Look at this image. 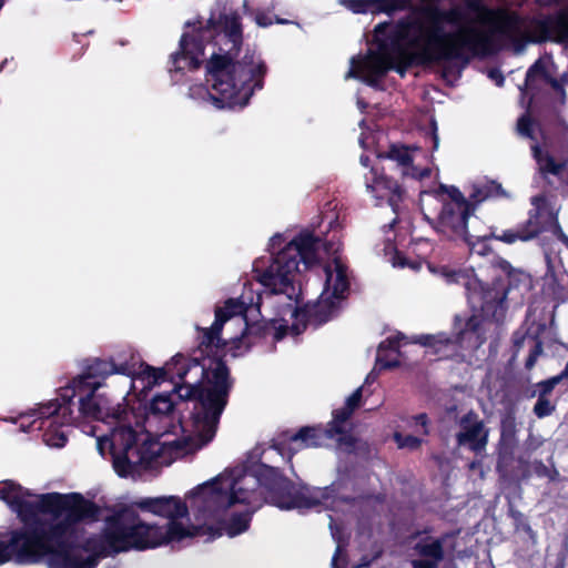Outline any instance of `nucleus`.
Segmentation results:
<instances>
[{
	"label": "nucleus",
	"mask_w": 568,
	"mask_h": 568,
	"mask_svg": "<svg viewBox=\"0 0 568 568\" xmlns=\"http://www.w3.org/2000/svg\"><path fill=\"white\" fill-rule=\"evenodd\" d=\"M476 207L452 209L443 206L435 230L448 240L463 241L470 232L468 222Z\"/></svg>",
	"instance_id": "a211bd4d"
},
{
	"label": "nucleus",
	"mask_w": 568,
	"mask_h": 568,
	"mask_svg": "<svg viewBox=\"0 0 568 568\" xmlns=\"http://www.w3.org/2000/svg\"><path fill=\"white\" fill-rule=\"evenodd\" d=\"M404 338V335L402 333H398L395 336H389L385 341H383L378 346V355L376 363L379 365L381 369H393L397 368L400 365V362L398 358L394 359H386L384 358L381 353L384 351H395L398 352L399 348V342Z\"/></svg>",
	"instance_id": "2f4dec72"
},
{
	"label": "nucleus",
	"mask_w": 568,
	"mask_h": 568,
	"mask_svg": "<svg viewBox=\"0 0 568 568\" xmlns=\"http://www.w3.org/2000/svg\"><path fill=\"white\" fill-rule=\"evenodd\" d=\"M531 342V347H530V353H529V356L526 361V367L528 369L532 368L536 361H537V357L541 354L542 352V347H541V344L538 343V342H535V341H530Z\"/></svg>",
	"instance_id": "09e8293b"
},
{
	"label": "nucleus",
	"mask_w": 568,
	"mask_h": 568,
	"mask_svg": "<svg viewBox=\"0 0 568 568\" xmlns=\"http://www.w3.org/2000/svg\"><path fill=\"white\" fill-rule=\"evenodd\" d=\"M271 323L274 324V328H272V334H271V335H273L274 341L277 342V341L283 339L287 334V329H288L287 324L281 323L278 320H271Z\"/></svg>",
	"instance_id": "8fccbe9b"
},
{
	"label": "nucleus",
	"mask_w": 568,
	"mask_h": 568,
	"mask_svg": "<svg viewBox=\"0 0 568 568\" xmlns=\"http://www.w3.org/2000/svg\"><path fill=\"white\" fill-rule=\"evenodd\" d=\"M525 277L526 276L523 273H517L514 275V278L516 282H520V281L525 280Z\"/></svg>",
	"instance_id": "338daca9"
},
{
	"label": "nucleus",
	"mask_w": 568,
	"mask_h": 568,
	"mask_svg": "<svg viewBox=\"0 0 568 568\" xmlns=\"http://www.w3.org/2000/svg\"><path fill=\"white\" fill-rule=\"evenodd\" d=\"M334 438L327 427L303 426L297 432H281L273 440L271 447L291 463L293 456L304 448H317L328 439Z\"/></svg>",
	"instance_id": "ddd939ff"
},
{
	"label": "nucleus",
	"mask_w": 568,
	"mask_h": 568,
	"mask_svg": "<svg viewBox=\"0 0 568 568\" xmlns=\"http://www.w3.org/2000/svg\"><path fill=\"white\" fill-rule=\"evenodd\" d=\"M534 209L530 211L529 227H538L540 230V219H549L551 216V209L549 207L548 199L544 194L536 195L531 199Z\"/></svg>",
	"instance_id": "72a5a7b5"
},
{
	"label": "nucleus",
	"mask_w": 568,
	"mask_h": 568,
	"mask_svg": "<svg viewBox=\"0 0 568 568\" xmlns=\"http://www.w3.org/2000/svg\"><path fill=\"white\" fill-rule=\"evenodd\" d=\"M138 440L139 435L131 426L122 427L114 435L113 447H119L120 452L113 453V468L122 478L131 475L138 466L149 464L156 457L146 443L139 445Z\"/></svg>",
	"instance_id": "9b49d317"
},
{
	"label": "nucleus",
	"mask_w": 568,
	"mask_h": 568,
	"mask_svg": "<svg viewBox=\"0 0 568 568\" xmlns=\"http://www.w3.org/2000/svg\"><path fill=\"white\" fill-rule=\"evenodd\" d=\"M133 506L168 519H180L189 515L186 503L178 496L145 497L135 500Z\"/></svg>",
	"instance_id": "aec40b11"
},
{
	"label": "nucleus",
	"mask_w": 568,
	"mask_h": 568,
	"mask_svg": "<svg viewBox=\"0 0 568 568\" xmlns=\"http://www.w3.org/2000/svg\"><path fill=\"white\" fill-rule=\"evenodd\" d=\"M343 551H344V547L341 544H338L336 547L335 554L332 558V568H338L337 561H338L339 557L342 556Z\"/></svg>",
	"instance_id": "4d7b16f0"
},
{
	"label": "nucleus",
	"mask_w": 568,
	"mask_h": 568,
	"mask_svg": "<svg viewBox=\"0 0 568 568\" xmlns=\"http://www.w3.org/2000/svg\"><path fill=\"white\" fill-rule=\"evenodd\" d=\"M516 420L514 413H509L503 420V440L507 448H513L516 444Z\"/></svg>",
	"instance_id": "58836bf2"
},
{
	"label": "nucleus",
	"mask_w": 568,
	"mask_h": 568,
	"mask_svg": "<svg viewBox=\"0 0 568 568\" xmlns=\"http://www.w3.org/2000/svg\"><path fill=\"white\" fill-rule=\"evenodd\" d=\"M559 239L566 244V246L568 247V236L565 235L564 233H560L559 234Z\"/></svg>",
	"instance_id": "774afa93"
},
{
	"label": "nucleus",
	"mask_w": 568,
	"mask_h": 568,
	"mask_svg": "<svg viewBox=\"0 0 568 568\" xmlns=\"http://www.w3.org/2000/svg\"><path fill=\"white\" fill-rule=\"evenodd\" d=\"M477 226H480V222H479V220L475 216V217H474V220H473V222H471V229H469V230H470V232H471V233H485V232H487V231H488V230L480 231V230H478V229H477Z\"/></svg>",
	"instance_id": "052dcab7"
},
{
	"label": "nucleus",
	"mask_w": 568,
	"mask_h": 568,
	"mask_svg": "<svg viewBox=\"0 0 568 568\" xmlns=\"http://www.w3.org/2000/svg\"><path fill=\"white\" fill-rule=\"evenodd\" d=\"M60 398L62 403L55 399L39 408V418L42 420L40 427L45 425L48 428L44 433L45 442L54 447H63L68 442V437L63 433L51 430V428L55 425H70L73 419L71 408L73 399L65 402L62 392L60 393Z\"/></svg>",
	"instance_id": "2eb2a0df"
},
{
	"label": "nucleus",
	"mask_w": 568,
	"mask_h": 568,
	"mask_svg": "<svg viewBox=\"0 0 568 568\" xmlns=\"http://www.w3.org/2000/svg\"><path fill=\"white\" fill-rule=\"evenodd\" d=\"M41 513L37 529L50 556L71 560L69 536L77 525L99 520L101 509L80 493L41 494Z\"/></svg>",
	"instance_id": "39448f33"
},
{
	"label": "nucleus",
	"mask_w": 568,
	"mask_h": 568,
	"mask_svg": "<svg viewBox=\"0 0 568 568\" xmlns=\"http://www.w3.org/2000/svg\"><path fill=\"white\" fill-rule=\"evenodd\" d=\"M98 389L88 388L77 393L79 398V410L84 417L95 420H105L108 418L120 419L123 410L120 404L113 405L112 400L104 394H98Z\"/></svg>",
	"instance_id": "f3484780"
},
{
	"label": "nucleus",
	"mask_w": 568,
	"mask_h": 568,
	"mask_svg": "<svg viewBox=\"0 0 568 568\" xmlns=\"http://www.w3.org/2000/svg\"><path fill=\"white\" fill-rule=\"evenodd\" d=\"M321 239L313 232L302 231L293 240L284 243L282 234L270 240L271 262L264 268L254 266L257 281L273 294H285L290 300L298 297L294 278L302 263L305 270L318 263V245Z\"/></svg>",
	"instance_id": "423d86ee"
},
{
	"label": "nucleus",
	"mask_w": 568,
	"mask_h": 568,
	"mask_svg": "<svg viewBox=\"0 0 568 568\" xmlns=\"http://www.w3.org/2000/svg\"><path fill=\"white\" fill-rule=\"evenodd\" d=\"M459 427L456 436L458 446L467 447L476 454L481 453L487 444V433L478 416L473 412L467 413L460 419Z\"/></svg>",
	"instance_id": "4be33fe9"
},
{
	"label": "nucleus",
	"mask_w": 568,
	"mask_h": 568,
	"mask_svg": "<svg viewBox=\"0 0 568 568\" xmlns=\"http://www.w3.org/2000/svg\"><path fill=\"white\" fill-rule=\"evenodd\" d=\"M495 239V234L493 230L489 227L485 233H471L467 234V239H464L470 252L473 254H477L479 256H489L491 255V264H495L496 255L494 253V248L490 242Z\"/></svg>",
	"instance_id": "c85d7f7f"
},
{
	"label": "nucleus",
	"mask_w": 568,
	"mask_h": 568,
	"mask_svg": "<svg viewBox=\"0 0 568 568\" xmlns=\"http://www.w3.org/2000/svg\"><path fill=\"white\" fill-rule=\"evenodd\" d=\"M538 233V227H529V230L520 231V232H514V231H505L501 236H499V240L503 242H506L508 244H511L516 242L517 240L521 241H528L532 239Z\"/></svg>",
	"instance_id": "ea45409f"
},
{
	"label": "nucleus",
	"mask_w": 568,
	"mask_h": 568,
	"mask_svg": "<svg viewBox=\"0 0 568 568\" xmlns=\"http://www.w3.org/2000/svg\"><path fill=\"white\" fill-rule=\"evenodd\" d=\"M394 438L399 448L417 449L423 443L419 437L414 435H402L399 433H395Z\"/></svg>",
	"instance_id": "c03bdc74"
},
{
	"label": "nucleus",
	"mask_w": 568,
	"mask_h": 568,
	"mask_svg": "<svg viewBox=\"0 0 568 568\" xmlns=\"http://www.w3.org/2000/svg\"><path fill=\"white\" fill-rule=\"evenodd\" d=\"M335 277L332 275L329 295L335 301L345 298V294L349 290V281L347 277V267L339 260H334Z\"/></svg>",
	"instance_id": "7c9ffc66"
},
{
	"label": "nucleus",
	"mask_w": 568,
	"mask_h": 568,
	"mask_svg": "<svg viewBox=\"0 0 568 568\" xmlns=\"http://www.w3.org/2000/svg\"><path fill=\"white\" fill-rule=\"evenodd\" d=\"M521 297H523V294L519 292L515 293L514 286L510 285L508 288L505 290L503 298H499V307L501 306L503 300H505V301L510 300V301H515L516 303H519L521 301Z\"/></svg>",
	"instance_id": "603ef678"
},
{
	"label": "nucleus",
	"mask_w": 568,
	"mask_h": 568,
	"mask_svg": "<svg viewBox=\"0 0 568 568\" xmlns=\"http://www.w3.org/2000/svg\"><path fill=\"white\" fill-rule=\"evenodd\" d=\"M89 545L103 558L130 550L154 549L163 545L162 526L148 524L135 510L123 507L105 519L101 536Z\"/></svg>",
	"instance_id": "6e6552de"
},
{
	"label": "nucleus",
	"mask_w": 568,
	"mask_h": 568,
	"mask_svg": "<svg viewBox=\"0 0 568 568\" xmlns=\"http://www.w3.org/2000/svg\"><path fill=\"white\" fill-rule=\"evenodd\" d=\"M196 495L216 504L226 510L235 504H244L257 509L263 503L280 509L313 508L334 498L333 485L325 487L296 486L278 467L264 463L255 465L250 473L233 479L230 487H221L220 480L213 479L196 488Z\"/></svg>",
	"instance_id": "7ed1b4c3"
},
{
	"label": "nucleus",
	"mask_w": 568,
	"mask_h": 568,
	"mask_svg": "<svg viewBox=\"0 0 568 568\" xmlns=\"http://www.w3.org/2000/svg\"><path fill=\"white\" fill-rule=\"evenodd\" d=\"M518 133L531 140L536 139L537 126L529 115H523L517 123Z\"/></svg>",
	"instance_id": "37998d69"
},
{
	"label": "nucleus",
	"mask_w": 568,
	"mask_h": 568,
	"mask_svg": "<svg viewBox=\"0 0 568 568\" xmlns=\"http://www.w3.org/2000/svg\"><path fill=\"white\" fill-rule=\"evenodd\" d=\"M371 174L373 178L371 182H366L367 191L379 199L387 196L389 205L396 211V207L403 201L404 196L402 185L393 178L385 175L383 172H378L377 168H372Z\"/></svg>",
	"instance_id": "b1692460"
},
{
	"label": "nucleus",
	"mask_w": 568,
	"mask_h": 568,
	"mask_svg": "<svg viewBox=\"0 0 568 568\" xmlns=\"http://www.w3.org/2000/svg\"><path fill=\"white\" fill-rule=\"evenodd\" d=\"M499 49L509 47L520 53L527 43L542 40L568 42V11L557 17L527 23L499 8Z\"/></svg>",
	"instance_id": "1a4fd4ad"
},
{
	"label": "nucleus",
	"mask_w": 568,
	"mask_h": 568,
	"mask_svg": "<svg viewBox=\"0 0 568 568\" xmlns=\"http://www.w3.org/2000/svg\"><path fill=\"white\" fill-rule=\"evenodd\" d=\"M34 496L29 489H24L20 484L13 480H4L0 487V499L16 513L17 518L22 526L37 527L41 513V494L37 495V500H27L26 497Z\"/></svg>",
	"instance_id": "4468645a"
},
{
	"label": "nucleus",
	"mask_w": 568,
	"mask_h": 568,
	"mask_svg": "<svg viewBox=\"0 0 568 568\" xmlns=\"http://www.w3.org/2000/svg\"><path fill=\"white\" fill-rule=\"evenodd\" d=\"M254 21L261 28H267V27L272 26L273 23H277V24L294 23V21L281 18L278 16H274V18H272L271 16H268L267 13H265L263 11H257L255 13ZM295 24L300 27V24L297 22H295Z\"/></svg>",
	"instance_id": "a19ab883"
},
{
	"label": "nucleus",
	"mask_w": 568,
	"mask_h": 568,
	"mask_svg": "<svg viewBox=\"0 0 568 568\" xmlns=\"http://www.w3.org/2000/svg\"><path fill=\"white\" fill-rule=\"evenodd\" d=\"M50 556L37 527L21 526L9 532L7 541H0V565L14 561L18 565L39 562Z\"/></svg>",
	"instance_id": "9d476101"
},
{
	"label": "nucleus",
	"mask_w": 568,
	"mask_h": 568,
	"mask_svg": "<svg viewBox=\"0 0 568 568\" xmlns=\"http://www.w3.org/2000/svg\"><path fill=\"white\" fill-rule=\"evenodd\" d=\"M439 190L445 192L450 199L443 206H450L452 209L476 207V205L497 193V182L491 180L488 184H475L469 199H466L460 190L454 185H440Z\"/></svg>",
	"instance_id": "5701e85b"
},
{
	"label": "nucleus",
	"mask_w": 568,
	"mask_h": 568,
	"mask_svg": "<svg viewBox=\"0 0 568 568\" xmlns=\"http://www.w3.org/2000/svg\"><path fill=\"white\" fill-rule=\"evenodd\" d=\"M417 541L413 545V554L418 556L417 559L410 561L412 568H438L445 559V541L446 537H433L429 535L420 536L417 532Z\"/></svg>",
	"instance_id": "6ab92c4d"
},
{
	"label": "nucleus",
	"mask_w": 568,
	"mask_h": 568,
	"mask_svg": "<svg viewBox=\"0 0 568 568\" xmlns=\"http://www.w3.org/2000/svg\"><path fill=\"white\" fill-rule=\"evenodd\" d=\"M245 327L241 336L232 338V356L236 357L240 355V348L245 344V351H248L258 339L266 338L272 334L274 324L270 321L261 320L257 322L250 323L247 316H244Z\"/></svg>",
	"instance_id": "a878e982"
},
{
	"label": "nucleus",
	"mask_w": 568,
	"mask_h": 568,
	"mask_svg": "<svg viewBox=\"0 0 568 568\" xmlns=\"http://www.w3.org/2000/svg\"><path fill=\"white\" fill-rule=\"evenodd\" d=\"M393 265L399 267L408 265L406 257L399 251L395 252V255L393 257Z\"/></svg>",
	"instance_id": "5fc2aeb1"
},
{
	"label": "nucleus",
	"mask_w": 568,
	"mask_h": 568,
	"mask_svg": "<svg viewBox=\"0 0 568 568\" xmlns=\"http://www.w3.org/2000/svg\"><path fill=\"white\" fill-rule=\"evenodd\" d=\"M205 535V526L186 528L178 519H169L165 526H162L163 545L171 541H181L186 537Z\"/></svg>",
	"instance_id": "c756f323"
},
{
	"label": "nucleus",
	"mask_w": 568,
	"mask_h": 568,
	"mask_svg": "<svg viewBox=\"0 0 568 568\" xmlns=\"http://www.w3.org/2000/svg\"><path fill=\"white\" fill-rule=\"evenodd\" d=\"M113 374L129 376L131 367L128 363L116 364L112 358H87L83 362L82 373L74 377L67 387L62 388V396L65 402H70L77 396V393L88 388L99 389L103 386L104 381Z\"/></svg>",
	"instance_id": "f8f14e48"
},
{
	"label": "nucleus",
	"mask_w": 568,
	"mask_h": 568,
	"mask_svg": "<svg viewBox=\"0 0 568 568\" xmlns=\"http://www.w3.org/2000/svg\"><path fill=\"white\" fill-rule=\"evenodd\" d=\"M247 305L241 298H227L223 306H216L214 314L215 318L222 317L224 320V324L234 316H242L244 321V316H246Z\"/></svg>",
	"instance_id": "473e14b6"
},
{
	"label": "nucleus",
	"mask_w": 568,
	"mask_h": 568,
	"mask_svg": "<svg viewBox=\"0 0 568 568\" xmlns=\"http://www.w3.org/2000/svg\"><path fill=\"white\" fill-rule=\"evenodd\" d=\"M497 277L488 284L479 282V310L467 320L455 315L453 334L447 333L419 335L415 343L433 349L439 358H449L460 349L476 351L486 342L487 322H493L497 315Z\"/></svg>",
	"instance_id": "0eeeda50"
},
{
	"label": "nucleus",
	"mask_w": 568,
	"mask_h": 568,
	"mask_svg": "<svg viewBox=\"0 0 568 568\" xmlns=\"http://www.w3.org/2000/svg\"><path fill=\"white\" fill-rule=\"evenodd\" d=\"M415 424L423 428V434L428 435V416L425 413H420L414 416Z\"/></svg>",
	"instance_id": "864d4df0"
},
{
	"label": "nucleus",
	"mask_w": 568,
	"mask_h": 568,
	"mask_svg": "<svg viewBox=\"0 0 568 568\" xmlns=\"http://www.w3.org/2000/svg\"><path fill=\"white\" fill-rule=\"evenodd\" d=\"M71 560H67L64 558L63 561L65 564V566H69V567H72V568H92L93 565H94V561L93 560H81L74 556L71 555Z\"/></svg>",
	"instance_id": "3c124183"
},
{
	"label": "nucleus",
	"mask_w": 568,
	"mask_h": 568,
	"mask_svg": "<svg viewBox=\"0 0 568 568\" xmlns=\"http://www.w3.org/2000/svg\"><path fill=\"white\" fill-rule=\"evenodd\" d=\"M413 0H378L379 14L384 13L388 17L397 12L406 11L412 7Z\"/></svg>",
	"instance_id": "4c0bfd02"
},
{
	"label": "nucleus",
	"mask_w": 568,
	"mask_h": 568,
	"mask_svg": "<svg viewBox=\"0 0 568 568\" xmlns=\"http://www.w3.org/2000/svg\"><path fill=\"white\" fill-rule=\"evenodd\" d=\"M233 386L234 378L229 366L222 359H216L211 367H203L202 381L175 383L171 392L156 394L150 402L149 412L168 416L174 412L178 400H192L191 427L195 447L202 448L214 439Z\"/></svg>",
	"instance_id": "20e7f679"
},
{
	"label": "nucleus",
	"mask_w": 568,
	"mask_h": 568,
	"mask_svg": "<svg viewBox=\"0 0 568 568\" xmlns=\"http://www.w3.org/2000/svg\"><path fill=\"white\" fill-rule=\"evenodd\" d=\"M224 326V320L219 317L214 320L213 324L209 328H200L201 332L199 336V349L202 354H206L209 357V365H202V368L211 367L216 359H222L224 363L225 348L227 346V341L222 338V329ZM227 366V364H225Z\"/></svg>",
	"instance_id": "412c9836"
},
{
	"label": "nucleus",
	"mask_w": 568,
	"mask_h": 568,
	"mask_svg": "<svg viewBox=\"0 0 568 568\" xmlns=\"http://www.w3.org/2000/svg\"><path fill=\"white\" fill-rule=\"evenodd\" d=\"M325 286L320 300L315 303H306L305 305L294 310L293 316L297 321L323 325L332 318L333 313L337 308V303L334 298L327 295L332 280V270L329 266L325 267Z\"/></svg>",
	"instance_id": "dca6fc26"
},
{
	"label": "nucleus",
	"mask_w": 568,
	"mask_h": 568,
	"mask_svg": "<svg viewBox=\"0 0 568 568\" xmlns=\"http://www.w3.org/2000/svg\"><path fill=\"white\" fill-rule=\"evenodd\" d=\"M555 409V406L550 403L548 397L538 396V399L534 406V413L539 417L544 418L549 416Z\"/></svg>",
	"instance_id": "a18cd8bd"
},
{
	"label": "nucleus",
	"mask_w": 568,
	"mask_h": 568,
	"mask_svg": "<svg viewBox=\"0 0 568 568\" xmlns=\"http://www.w3.org/2000/svg\"><path fill=\"white\" fill-rule=\"evenodd\" d=\"M339 443L353 446L355 444V438L347 434V432L344 435H339Z\"/></svg>",
	"instance_id": "13d9d810"
},
{
	"label": "nucleus",
	"mask_w": 568,
	"mask_h": 568,
	"mask_svg": "<svg viewBox=\"0 0 568 568\" xmlns=\"http://www.w3.org/2000/svg\"><path fill=\"white\" fill-rule=\"evenodd\" d=\"M498 267H499V270H503V271H505V272H508L509 264H508L506 261H501V260H499Z\"/></svg>",
	"instance_id": "69168bd1"
},
{
	"label": "nucleus",
	"mask_w": 568,
	"mask_h": 568,
	"mask_svg": "<svg viewBox=\"0 0 568 568\" xmlns=\"http://www.w3.org/2000/svg\"><path fill=\"white\" fill-rule=\"evenodd\" d=\"M550 83L555 89H558L564 84H568V71L561 75L560 80L551 78Z\"/></svg>",
	"instance_id": "6e6d98bb"
},
{
	"label": "nucleus",
	"mask_w": 568,
	"mask_h": 568,
	"mask_svg": "<svg viewBox=\"0 0 568 568\" xmlns=\"http://www.w3.org/2000/svg\"><path fill=\"white\" fill-rule=\"evenodd\" d=\"M430 175V170L429 169H424L422 170L420 172L418 173H414V176H417L418 179H424V178H428Z\"/></svg>",
	"instance_id": "e2e57ef3"
},
{
	"label": "nucleus",
	"mask_w": 568,
	"mask_h": 568,
	"mask_svg": "<svg viewBox=\"0 0 568 568\" xmlns=\"http://www.w3.org/2000/svg\"><path fill=\"white\" fill-rule=\"evenodd\" d=\"M145 374L151 378V384L160 385L162 382L170 381V366L166 364L163 367L146 366Z\"/></svg>",
	"instance_id": "79ce46f5"
},
{
	"label": "nucleus",
	"mask_w": 568,
	"mask_h": 568,
	"mask_svg": "<svg viewBox=\"0 0 568 568\" xmlns=\"http://www.w3.org/2000/svg\"><path fill=\"white\" fill-rule=\"evenodd\" d=\"M254 511L255 509L253 508L252 510L233 513L227 519L219 521L215 526H205L207 540H214L223 536V534H226L229 537H235L245 532L250 528Z\"/></svg>",
	"instance_id": "393cba45"
},
{
	"label": "nucleus",
	"mask_w": 568,
	"mask_h": 568,
	"mask_svg": "<svg viewBox=\"0 0 568 568\" xmlns=\"http://www.w3.org/2000/svg\"><path fill=\"white\" fill-rule=\"evenodd\" d=\"M373 42L378 52L352 57L346 74L373 89H382L389 70L403 78L410 68L447 61H458L465 68L474 58L497 53V8L483 0H469L466 9L426 7L394 26L392 21L377 23Z\"/></svg>",
	"instance_id": "f257e3e1"
},
{
	"label": "nucleus",
	"mask_w": 568,
	"mask_h": 568,
	"mask_svg": "<svg viewBox=\"0 0 568 568\" xmlns=\"http://www.w3.org/2000/svg\"><path fill=\"white\" fill-rule=\"evenodd\" d=\"M534 158L538 165V171L547 178L548 175L560 176L565 170V163L556 161L547 149L536 144L531 145Z\"/></svg>",
	"instance_id": "cd10ccee"
},
{
	"label": "nucleus",
	"mask_w": 568,
	"mask_h": 568,
	"mask_svg": "<svg viewBox=\"0 0 568 568\" xmlns=\"http://www.w3.org/2000/svg\"><path fill=\"white\" fill-rule=\"evenodd\" d=\"M170 366V382L174 385L175 383L184 384L186 383L184 378L193 368H201L203 363L197 358H190L184 356L183 354L174 355L170 362L166 363Z\"/></svg>",
	"instance_id": "bb28decb"
},
{
	"label": "nucleus",
	"mask_w": 568,
	"mask_h": 568,
	"mask_svg": "<svg viewBox=\"0 0 568 568\" xmlns=\"http://www.w3.org/2000/svg\"><path fill=\"white\" fill-rule=\"evenodd\" d=\"M362 396V387H358L346 398L345 406L354 413L361 406Z\"/></svg>",
	"instance_id": "de8ad7c7"
},
{
	"label": "nucleus",
	"mask_w": 568,
	"mask_h": 568,
	"mask_svg": "<svg viewBox=\"0 0 568 568\" xmlns=\"http://www.w3.org/2000/svg\"><path fill=\"white\" fill-rule=\"evenodd\" d=\"M567 375V371H565L562 374L558 375V376H554L547 381H542L540 383L537 384V388H538V392H539V395L538 396H548V394H550L552 392V389L555 388L556 385H558L561 379L564 378V376Z\"/></svg>",
	"instance_id": "49530a36"
},
{
	"label": "nucleus",
	"mask_w": 568,
	"mask_h": 568,
	"mask_svg": "<svg viewBox=\"0 0 568 568\" xmlns=\"http://www.w3.org/2000/svg\"><path fill=\"white\" fill-rule=\"evenodd\" d=\"M179 41V50L170 55V73H184L185 70H199L203 63L204 50L214 44L213 52L205 63L206 83L212 92L197 88L211 98L219 109L248 104L256 90H262L267 65L255 50L246 49L239 58L243 45V26L241 14L233 9L212 13L207 20L196 17L184 23Z\"/></svg>",
	"instance_id": "f03ea898"
},
{
	"label": "nucleus",
	"mask_w": 568,
	"mask_h": 568,
	"mask_svg": "<svg viewBox=\"0 0 568 568\" xmlns=\"http://www.w3.org/2000/svg\"><path fill=\"white\" fill-rule=\"evenodd\" d=\"M385 158L396 161L404 168L413 165V156L409 153V148L403 144H392Z\"/></svg>",
	"instance_id": "e433bc0d"
},
{
	"label": "nucleus",
	"mask_w": 568,
	"mask_h": 568,
	"mask_svg": "<svg viewBox=\"0 0 568 568\" xmlns=\"http://www.w3.org/2000/svg\"><path fill=\"white\" fill-rule=\"evenodd\" d=\"M488 77L497 82V67H490L488 69Z\"/></svg>",
	"instance_id": "0e129e2a"
},
{
	"label": "nucleus",
	"mask_w": 568,
	"mask_h": 568,
	"mask_svg": "<svg viewBox=\"0 0 568 568\" xmlns=\"http://www.w3.org/2000/svg\"><path fill=\"white\" fill-rule=\"evenodd\" d=\"M432 140H433V150H436L438 148L439 139H438L437 128H436L435 122H433Z\"/></svg>",
	"instance_id": "bf43d9fd"
},
{
	"label": "nucleus",
	"mask_w": 568,
	"mask_h": 568,
	"mask_svg": "<svg viewBox=\"0 0 568 568\" xmlns=\"http://www.w3.org/2000/svg\"><path fill=\"white\" fill-rule=\"evenodd\" d=\"M341 3L355 14H379L378 0H342Z\"/></svg>",
	"instance_id": "c9c22d12"
},
{
	"label": "nucleus",
	"mask_w": 568,
	"mask_h": 568,
	"mask_svg": "<svg viewBox=\"0 0 568 568\" xmlns=\"http://www.w3.org/2000/svg\"><path fill=\"white\" fill-rule=\"evenodd\" d=\"M546 63V61L544 60H540L538 61L528 72V75H530L531 73H535L539 70H541L544 68V64Z\"/></svg>",
	"instance_id": "680f3d73"
},
{
	"label": "nucleus",
	"mask_w": 568,
	"mask_h": 568,
	"mask_svg": "<svg viewBox=\"0 0 568 568\" xmlns=\"http://www.w3.org/2000/svg\"><path fill=\"white\" fill-rule=\"evenodd\" d=\"M354 413L345 405L342 408L333 410V419L328 423L327 429L333 437L346 433L344 424Z\"/></svg>",
	"instance_id": "f704fd0d"
}]
</instances>
